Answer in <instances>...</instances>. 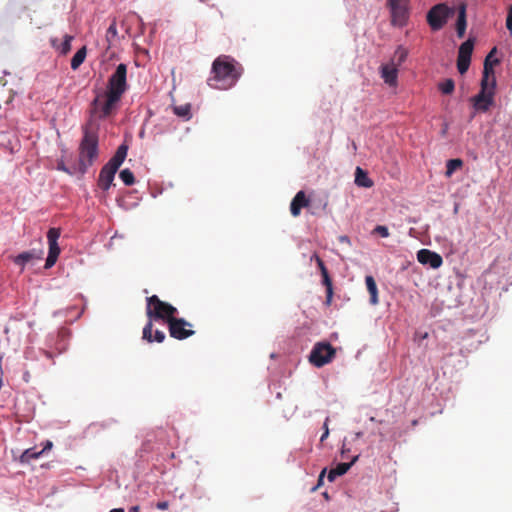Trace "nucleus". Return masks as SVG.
<instances>
[{
    "instance_id": "1",
    "label": "nucleus",
    "mask_w": 512,
    "mask_h": 512,
    "mask_svg": "<svg viewBox=\"0 0 512 512\" xmlns=\"http://www.w3.org/2000/svg\"><path fill=\"white\" fill-rule=\"evenodd\" d=\"M243 73V67L234 58L221 55L217 57L211 69L208 85L214 89L227 90L233 87Z\"/></svg>"
},
{
    "instance_id": "2",
    "label": "nucleus",
    "mask_w": 512,
    "mask_h": 512,
    "mask_svg": "<svg viewBox=\"0 0 512 512\" xmlns=\"http://www.w3.org/2000/svg\"><path fill=\"white\" fill-rule=\"evenodd\" d=\"M178 310L173 305L162 301L157 295L146 298V315L148 322L143 328V339L152 342L153 320H162L169 324L171 319L176 318Z\"/></svg>"
},
{
    "instance_id": "3",
    "label": "nucleus",
    "mask_w": 512,
    "mask_h": 512,
    "mask_svg": "<svg viewBox=\"0 0 512 512\" xmlns=\"http://www.w3.org/2000/svg\"><path fill=\"white\" fill-rule=\"evenodd\" d=\"M98 126L89 121L83 127V137L79 144L78 171L84 174L93 165L99 155Z\"/></svg>"
},
{
    "instance_id": "4",
    "label": "nucleus",
    "mask_w": 512,
    "mask_h": 512,
    "mask_svg": "<svg viewBox=\"0 0 512 512\" xmlns=\"http://www.w3.org/2000/svg\"><path fill=\"white\" fill-rule=\"evenodd\" d=\"M120 100L106 91L98 93L91 103L90 113L98 119H106L115 112Z\"/></svg>"
},
{
    "instance_id": "5",
    "label": "nucleus",
    "mask_w": 512,
    "mask_h": 512,
    "mask_svg": "<svg viewBox=\"0 0 512 512\" xmlns=\"http://www.w3.org/2000/svg\"><path fill=\"white\" fill-rule=\"evenodd\" d=\"M127 89V65L120 63L108 79L106 92L121 99Z\"/></svg>"
},
{
    "instance_id": "6",
    "label": "nucleus",
    "mask_w": 512,
    "mask_h": 512,
    "mask_svg": "<svg viewBox=\"0 0 512 512\" xmlns=\"http://www.w3.org/2000/svg\"><path fill=\"white\" fill-rule=\"evenodd\" d=\"M454 12V8L445 3L436 4L427 12V23L433 31H438L445 26Z\"/></svg>"
},
{
    "instance_id": "7",
    "label": "nucleus",
    "mask_w": 512,
    "mask_h": 512,
    "mask_svg": "<svg viewBox=\"0 0 512 512\" xmlns=\"http://www.w3.org/2000/svg\"><path fill=\"white\" fill-rule=\"evenodd\" d=\"M336 355L335 348L328 342H318L312 348L309 361L315 367H323L330 363Z\"/></svg>"
},
{
    "instance_id": "8",
    "label": "nucleus",
    "mask_w": 512,
    "mask_h": 512,
    "mask_svg": "<svg viewBox=\"0 0 512 512\" xmlns=\"http://www.w3.org/2000/svg\"><path fill=\"white\" fill-rule=\"evenodd\" d=\"M410 0H387L391 12V22L394 26L403 27L408 20V6Z\"/></svg>"
},
{
    "instance_id": "9",
    "label": "nucleus",
    "mask_w": 512,
    "mask_h": 512,
    "mask_svg": "<svg viewBox=\"0 0 512 512\" xmlns=\"http://www.w3.org/2000/svg\"><path fill=\"white\" fill-rule=\"evenodd\" d=\"M192 326L193 325L184 318L176 317L175 319H171V322L168 324L169 334L177 340L187 339L195 334V331L191 329Z\"/></svg>"
},
{
    "instance_id": "10",
    "label": "nucleus",
    "mask_w": 512,
    "mask_h": 512,
    "mask_svg": "<svg viewBox=\"0 0 512 512\" xmlns=\"http://www.w3.org/2000/svg\"><path fill=\"white\" fill-rule=\"evenodd\" d=\"M60 235L61 230L59 228H50L47 232L49 251L45 262V268H51L58 259V256L60 254L58 239Z\"/></svg>"
},
{
    "instance_id": "11",
    "label": "nucleus",
    "mask_w": 512,
    "mask_h": 512,
    "mask_svg": "<svg viewBox=\"0 0 512 512\" xmlns=\"http://www.w3.org/2000/svg\"><path fill=\"white\" fill-rule=\"evenodd\" d=\"M494 95L495 93L480 90V92L471 99L474 109L478 112H487L494 104Z\"/></svg>"
},
{
    "instance_id": "12",
    "label": "nucleus",
    "mask_w": 512,
    "mask_h": 512,
    "mask_svg": "<svg viewBox=\"0 0 512 512\" xmlns=\"http://www.w3.org/2000/svg\"><path fill=\"white\" fill-rule=\"evenodd\" d=\"M417 260L419 263L429 265L433 269H437L443 264L441 255L428 249L419 250L417 252Z\"/></svg>"
},
{
    "instance_id": "13",
    "label": "nucleus",
    "mask_w": 512,
    "mask_h": 512,
    "mask_svg": "<svg viewBox=\"0 0 512 512\" xmlns=\"http://www.w3.org/2000/svg\"><path fill=\"white\" fill-rule=\"evenodd\" d=\"M380 74L381 78L389 86L397 85L398 67L395 65V62H389L387 64L381 65Z\"/></svg>"
},
{
    "instance_id": "14",
    "label": "nucleus",
    "mask_w": 512,
    "mask_h": 512,
    "mask_svg": "<svg viewBox=\"0 0 512 512\" xmlns=\"http://www.w3.org/2000/svg\"><path fill=\"white\" fill-rule=\"evenodd\" d=\"M309 204L310 200L306 197L305 192L302 190L297 192L290 203V212L292 216L298 217L301 213V209L308 207Z\"/></svg>"
},
{
    "instance_id": "15",
    "label": "nucleus",
    "mask_w": 512,
    "mask_h": 512,
    "mask_svg": "<svg viewBox=\"0 0 512 512\" xmlns=\"http://www.w3.org/2000/svg\"><path fill=\"white\" fill-rule=\"evenodd\" d=\"M116 172V170L104 165L99 173L98 186L104 191L109 190L113 183Z\"/></svg>"
},
{
    "instance_id": "16",
    "label": "nucleus",
    "mask_w": 512,
    "mask_h": 512,
    "mask_svg": "<svg viewBox=\"0 0 512 512\" xmlns=\"http://www.w3.org/2000/svg\"><path fill=\"white\" fill-rule=\"evenodd\" d=\"M128 146L126 144L120 145L115 154L112 156V158L105 164L106 166L118 170L119 167L124 162L126 156H127Z\"/></svg>"
},
{
    "instance_id": "17",
    "label": "nucleus",
    "mask_w": 512,
    "mask_h": 512,
    "mask_svg": "<svg viewBox=\"0 0 512 512\" xmlns=\"http://www.w3.org/2000/svg\"><path fill=\"white\" fill-rule=\"evenodd\" d=\"M467 27L466 4L462 3L458 8V18L456 21V32L459 38H463Z\"/></svg>"
},
{
    "instance_id": "18",
    "label": "nucleus",
    "mask_w": 512,
    "mask_h": 512,
    "mask_svg": "<svg viewBox=\"0 0 512 512\" xmlns=\"http://www.w3.org/2000/svg\"><path fill=\"white\" fill-rule=\"evenodd\" d=\"M355 184L359 187L371 188L374 183L366 171L360 167H357L355 170Z\"/></svg>"
},
{
    "instance_id": "19",
    "label": "nucleus",
    "mask_w": 512,
    "mask_h": 512,
    "mask_svg": "<svg viewBox=\"0 0 512 512\" xmlns=\"http://www.w3.org/2000/svg\"><path fill=\"white\" fill-rule=\"evenodd\" d=\"M365 283H366L367 290L370 294V303L372 305L378 304V302H379L378 289H377V285H376L374 277L371 275H367L365 277Z\"/></svg>"
},
{
    "instance_id": "20",
    "label": "nucleus",
    "mask_w": 512,
    "mask_h": 512,
    "mask_svg": "<svg viewBox=\"0 0 512 512\" xmlns=\"http://www.w3.org/2000/svg\"><path fill=\"white\" fill-rule=\"evenodd\" d=\"M322 284L326 287V301L325 304L327 306L331 305L333 298V284L332 279L329 276V273H325L322 275Z\"/></svg>"
},
{
    "instance_id": "21",
    "label": "nucleus",
    "mask_w": 512,
    "mask_h": 512,
    "mask_svg": "<svg viewBox=\"0 0 512 512\" xmlns=\"http://www.w3.org/2000/svg\"><path fill=\"white\" fill-rule=\"evenodd\" d=\"M474 48V40L469 38L465 42H463L458 50V56H463L467 58H471Z\"/></svg>"
},
{
    "instance_id": "22",
    "label": "nucleus",
    "mask_w": 512,
    "mask_h": 512,
    "mask_svg": "<svg viewBox=\"0 0 512 512\" xmlns=\"http://www.w3.org/2000/svg\"><path fill=\"white\" fill-rule=\"evenodd\" d=\"M408 56V51L403 46H398L390 62H395L397 67L401 66Z\"/></svg>"
},
{
    "instance_id": "23",
    "label": "nucleus",
    "mask_w": 512,
    "mask_h": 512,
    "mask_svg": "<svg viewBox=\"0 0 512 512\" xmlns=\"http://www.w3.org/2000/svg\"><path fill=\"white\" fill-rule=\"evenodd\" d=\"M86 58V47L80 48L71 59V68L78 69Z\"/></svg>"
},
{
    "instance_id": "24",
    "label": "nucleus",
    "mask_w": 512,
    "mask_h": 512,
    "mask_svg": "<svg viewBox=\"0 0 512 512\" xmlns=\"http://www.w3.org/2000/svg\"><path fill=\"white\" fill-rule=\"evenodd\" d=\"M496 78L482 75L481 79V91L495 93Z\"/></svg>"
},
{
    "instance_id": "25",
    "label": "nucleus",
    "mask_w": 512,
    "mask_h": 512,
    "mask_svg": "<svg viewBox=\"0 0 512 512\" xmlns=\"http://www.w3.org/2000/svg\"><path fill=\"white\" fill-rule=\"evenodd\" d=\"M173 112L185 120H189L192 117L191 114V105L190 104H184L180 106H174Z\"/></svg>"
},
{
    "instance_id": "26",
    "label": "nucleus",
    "mask_w": 512,
    "mask_h": 512,
    "mask_svg": "<svg viewBox=\"0 0 512 512\" xmlns=\"http://www.w3.org/2000/svg\"><path fill=\"white\" fill-rule=\"evenodd\" d=\"M34 258H40V256H35L34 252L32 251H26L17 255L14 259V262L16 265L23 267L26 263H28Z\"/></svg>"
},
{
    "instance_id": "27",
    "label": "nucleus",
    "mask_w": 512,
    "mask_h": 512,
    "mask_svg": "<svg viewBox=\"0 0 512 512\" xmlns=\"http://www.w3.org/2000/svg\"><path fill=\"white\" fill-rule=\"evenodd\" d=\"M44 450L35 451L34 449H26L20 456L21 463H29L31 460L39 458Z\"/></svg>"
},
{
    "instance_id": "28",
    "label": "nucleus",
    "mask_w": 512,
    "mask_h": 512,
    "mask_svg": "<svg viewBox=\"0 0 512 512\" xmlns=\"http://www.w3.org/2000/svg\"><path fill=\"white\" fill-rule=\"evenodd\" d=\"M463 165V161L461 159H450L446 164V176L450 177L454 171L458 168H461Z\"/></svg>"
},
{
    "instance_id": "29",
    "label": "nucleus",
    "mask_w": 512,
    "mask_h": 512,
    "mask_svg": "<svg viewBox=\"0 0 512 512\" xmlns=\"http://www.w3.org/2000/svg\"><path fill=\"white\" fill-rule=\"evenodd\" d=\"M471 58L457 56V69L460 74H465L470 66Z\"/></svg>"
},
{
    "instance_id": "30",
    "label": "nucleus",
    "mask_w": 512,
    "mask_h": 512,
    "mask_svg": "<svg viewBox=\"0 0 512 512\" xmlns=\"http://www.w3.org/2000/svg\"><path fill=\"white\" fill-rule=\"evenodd\" d=\"M359 458V455H356L353 457L352 461L349 462V463H339L335 468H333L335 470V472L339 475V476H342L344 475L345 473H347V471L351 468V466L358 460Z\"/></svg>"
},
{
    "instance_id": "31",
    "label": "nucleus",
    "mask_w": 512,
    "mask_h": 512,
    "mask_svg": "<svg viewBox=\"0 0 512 512\" xmlns=\"http://www.w3.org/2000/svg\"><path fill=\"white\" fill-rule=\"evenodd\" d=\"M119 177L127 186H131L135 183L134 174L130 169H123L120 172Z\"/></svg>"
},
{
    "instance_id": "32",
    "label": "nucleus",
    "mask_w": 512,
    "mask_h": 512,
    "mask_svg": "<svg viewBox=\"0 0 512 512\" xmlns=\"http://www.w3.org/2000/svg\"><path fill=\"white\" fill-rule=\"evenodd\" d=\"M455 89V83L452 79H446L439 84V90L446 95L451 94Z\"/></svg>"
},
{
    "instance_id": "33",
    "label": "nucleus",
    "mask_w": 512,
    "mask_h": 512,
    "mask_svg": "<svg viewBox=\"0 0 512 512\" xmlns=\"http://www.w3.org/2000/svg\"><path fill=\"white\" fill-rule=\"evenodd\" d=\"M73 40V36L65 35L64 40L60 43L59 52L62 55H66L71 50V41Z\"/></svg>"
},
{
    "instance_id": "34",
    "label": "nucleus",
    "mask_w": 512,
    "mask_h": 512,
    "mask_svg": "<svg viewBox=\"0 0 512 512\" xmlns=\"http://www.w3.org/2000/svg\"><path fill=\"white\" fill-rule=\"evenodd\" d=\"M483 75L488 77H495L493 63L490 62V55H487L484 61Z\"/></svg>"
},
{
    "instance_id": "35",
    "label": "nucleus",
    "mask_w": 512,
    "mask_h": 512,
    "mask_svg": "<svg viewBox=\"0 0 512 512\" xmlns=\"http://www.w3.org/2000/svg\"><path fill=\"white\" fill-rule=\"evenodd\" d=\"M313 260L316 262V264L320 270L321 276L325 273H328V270L324 264V261L316 253H314L311 256V261H313Z\"/></svg>"
},
{
    "instance_id": "36",
    "label": "nucleus",
    "mask_w": 512,
    "mask_h": 512,
    "mask_svg": "<svg viewBox=\"0 0 512 512\" xmlns=\"http://www.w3.org/2000/svg\"><path fill=\"white\" fill-rule=\"evenodd\" d=\"M117 34H118V32H117L116 21L114 20L107 29V32H106L107 40L110 42L113 38H115L117 36Z\"/></svg>"
},
{
    "instance_id": "37",
    "label": "nucleus",
    "mask_w": 512,
    "mask_h": 512,
    "mask_svg": "<svg viewBox=\"0 0 512 512\" xmlns=\"http://www.w3.org/2000/svg\"><path fill=\"white\" fill-rule=\"evenodd\" d=\"M373 233H376V234L380 235L383 238H386V237H388L390 235L388 228L386 226H383V225H377L374 228Z\"/></svg>"
},
{
    "instance_id": "38",
    "label": "nucleus",
    "mask_w": 512,
    "mask_h": 512,
    "mask_svg": "<svg viewBox=\"0 0 512 512\" xmlns=\"http://www.w3.org/2000/svg\"><path fill=\"white\" fill-rule=\"evenodd\" d=\"M165 333L161 330H156L154 336L152 335V342L156 341L158 343H162L165 340Z\"/></svg>"
},
{
    "instance_id": "39",
    "label": "nucleus",
    "mask_w": 512,
    "mask_h": 512,
    "mask_svg": "<svg viewBox=\"0 0 512 512\" xmlns=\"http://www.w3.org/2000/svg\"><path fill=\"white\" fill-rule=\"evenodd\" d=\"M506 27L509 31H512V4L508 8V14L506 18Z\"/></svg>"
},
{
    "instance_id": "40",
    "label": "nucleus",
    "mask_w": 512,
    "mask_h": 512,
    "mask_svg": "<svg viewBox=\"0 0 512 512\" xmlns=\"http://www.w3.org/2000/svg\"><path fill=\"white\" fill-rule=\"evenodd\" d=\"M325 473H326V468H324V469L321 471V473H320V475H319V477H318V484H317V486H315L314 488H312V491H315V490L317 489V487H318V486L322 485V483H323V479H324V476H325Z\"/></svg>"
},
{
    "instance_id": "41",
    "label": "nucleus",
    "mask_w": 512,
    "mask_h": 512,
    "mask_svg": "<svg viewBox=\"0 0 512 512\" xmlns=\"http://www.w3.org/2000/svg\"><path fill=\"white\" fill-rule=\"evenodd\" d=\"M156 508L159 510H167L169 508V503L167 501H160L156 504Z\"/></svg>"
},
{
    "instance_id": "42",
    "label": "nucleus",
    "mask_w": 512,
    "mask_h": 512,
    "mask_svg": "<svg viewBox=\"0 0 512 512\" xmlns=\"http://www.w3.org/2000/svg\"><path fill=\"white\" fill-rule=\"evenodd\" d=\"M338 476H339V475H338V474L335 472V470L332 468V469L329 471V473H328V480H329L330 482H333V481L336 479V477H338Z\"/></svg>"
},
{
    "instance_id": "43",
    "label": "nucleus",
    "mask_w": 512,
    "mask_h": 512,
    "mask_svg": "<svg viewBox=\"0 0 512 512\" xmlns=\"http://www.w3.org/2000/svg\"><path fill=\"white\" fill-rule=\"evenodd\" d=\"M61 42H62V41H60L58 38H53V39H51V45H52V47H53V48H55L57 51H58V50H59V48H60V43H61Z\"/></svg>"
},
{
    "instance_id": "44",
    "label": "nucleus",
    "mask_w": 512,
    "mask_h": 512,
    "mask_svg": "<svg viewBox=\"0 0 512 512\" xmlns=\"http://www.w3.org/2000/svg\"><path fill=\"white\" fill-rule=\"evenodd\" d=\"M58 169L66 172L68 174H72V172L64 165L63 162L58 163Z\"/></svg>"
},
{
    "instance_id": "45",
    "label": "nucleus",
    "mask_w": 512,
    "mask_h": 512,
    "mask_svg": "<svg viewBox=\"0 0 512 512\" xmlns=\"http://www.w3.org/2000/svg\"><path fill=\"white\" fill-rule=\"evenodd\" d=\"M329 435V429L328 427H326V431H324V433L322 434L321 438H320V441L323 442Z\"/></svg>"
},
{
    "instance_id": "46",
    "label": "nucleus",
    "mask_w": 512,
    "mask_h": 512,
    "mask_svg": "<svg viewBox=\"0 0 512 512\" xmlns=\"http://www.w3.org/2000/svg\"><path fill=\"white\" fill-rule=\"evenodd\" d=\"M339 241L340 242H345V243H350V240H349L348 236H340L339 237Z\"/></svg>"
},
{
    "instance_id": "47",
    "label": "nucleus",
    "mask_w": 512,
    "mask_h": 512,
    "mask_svg": "<svg viewBox=\"0 0 512 512\" xmlns=\"http://www.w3.org/2000/svg\"><path fill=\"white\" fill-rule=\"evenodd\" d=\"M140 511V508L139 506H132L128 512H139Z\"/></svg>"
},
{
    "instance_id": "48",
    "label": "nucleus",
    "mask_w": 512,
    "mask_h": 512,
    "mask_svg": "<svg viewBox=\"0 0 512 512\" xmlns=\"http://www.w3.org/2000/svg\"><path fill=\"white\" fill-rule=\"evenodd\" d=\"M51 447H52V442L48 441V442L46 443V446H45L42 450H44V451H45L46 449H50Z\"/></svg>"
},
{
    "instance_id": "49",
    "label": "nucleus",
    "mask_w": 512,
    "mask_h": 512,
    "mask_svg": "<svg viewBox=\"0 0 512 512\" xmlns=\"http://www.w3.org/2000/svg\"><path fill=\"white\" fill-rule=\"evenodd\" d=\"M328 421H329V418H326L325 422H324V425H323V430L326 431V427H328Z\"/></svg>"
},
{
    "instance_id": "50",
    "label": "nucleus",
    "mask_w": 512,
    "mask_h": 512,
    "mask_svg": "<svg viewBox=\"0 0 512 512\" xmlns=\"http://www.w3.org/2000/svg\"><path fill=\"white\" fill-rule=\"evenodd\" d=\"M110 512H125L122 508L112 509Z\"/></svg>"
},
{
    "instance_id": "51",
    "label": "nucleus",
    "mask_w": 512,
    "mask_h": 512,
    "mask_svg": "<svg viewBox=\"0 0 512 512\" xmlns=\"http://www.w3.org/2000/svg\"><path fill=\"white\" fill-rule=\"evenodd\" d=\"M496 52V48L494 47L488 55H490V58L494 56V53Z\"/></svg>"
},
{
    "instance_id": "52",
    "label": "nucleus",
    "mask_w": 512,
    "mask_h": 512,
    "mask_svg": "<svg viewBox=\"0 0 512 512\" xmlns=\"http://www.w3.org/2000/svg\"><path fill=\"white\" fill-rule=\"evenodd\" d=\"M499 63V60L498 59H495L494 60V64H498Z\"/></svg>"
},
{
    "instance_id": "53",
    "label": "nucleus",
    "mask_w": 512,
    "mask_h": 512,
    "mask_svg": "<svg viewBox=\"0 0 512 512\" xmlns=\"http://www.w3.org/2000/svg\"><path fill=\"white\" fill-rule=\"evenodd\" d=\"M361 436H362L361 432L357 433V437H361Z\"/></svg>"
},
{
    "instance_id": "54",
    "label": "nucleus",
    "mask_w": 512,
    "mask_h": 512,
    "mask_svg": "<svg viewBox=\"0 0 512 512\" xmlns=\"http://www.w3.org/2000/svg\"><path fill=\"white\" fill-rule=\"evenodd\" d=\"M370 421H376L374 417H370Z\"/></svg>"
},
{
    "instance_id": "55",
    "label": "nucleus",
    "mask_w": 512,
    "mask_h": 512,
    "mask_svg": "<svg viewBox=\"0 0 512 512\" xmlns=\"http://www.w3.org/2000/svg\"><path fill=\"white\" fill-rule=\"evenodd\" d=\"M207 0H200V2L205 3Z\"/></svg>"
}]
</instances>
